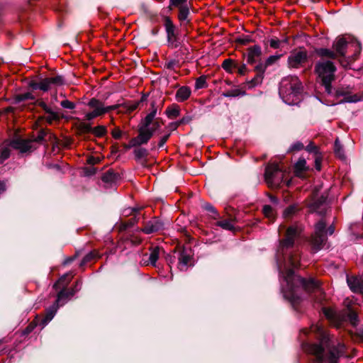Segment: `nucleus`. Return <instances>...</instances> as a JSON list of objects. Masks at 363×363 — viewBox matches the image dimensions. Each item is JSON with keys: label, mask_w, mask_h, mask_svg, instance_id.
I'll return each mask as SVG.
<instances>
[{"label": "nucleus", "mask_w": 363, "mask_h": 363, "mask_svg": "<svg viewBox=\"0 0 363 363\" xmlns=\"http://www.w3.org/2000/svg\"><path fill=\"white\" fill-rule=\"evenodd\" d=\"M302 231L303 227L301 224L296 223L289 226L277 250V261L285 283V285L282 284V291L284 297L295 304L300 299L297 291L301 286L306 291L313 293L315 301L320 303L323 298V293L318 281L314 279H306L296 277L293 269L289 268L291 267L296 269L299 266L300 252L296 241Z\"/></svg>", "instance_id": "nucleus-1"}, {"label": "nucleus", "mask_w": 363, "mask_h": 363, "mask_svg": "<svg viewBox=\"0 0 363 363\" xmlns=\"http://www.w3.org/2000/svg\"><path fill=\"white\" fill-rule=\"evenodd\" d=\"M301 333L306 335L314 333L315 337L320 340L318 344L308 342L302 344L303 350L313 355L315 363H337L339 357L345 353V345L340 342L337 345L333 344L320 324H313L310 328L302 329Z\"/></svg>", "instance_id": "nucleus-2"}, {"label": "nucleus", "mask_w": 363, "mask_h": 363, "mask_svg": "<svg viewBox=\"0 0 363 363\" xmlns=\"http://www.w3.org/2000/svg\"><path fill=\"white\" fill-rule=\"evenodd\" d=\"M362 50L361 44L351 38L338 37L333 43V50L320 48L317 54L322 57L338 59L340 64L347 67L359 57Z\"/></svg>", "instance_id": "nucleus-3"}, {"label": "nucleus", "mask_w": 363, "mask_h": 363, "mask_svg": "<svg viewBox=\"0 0 363 363\" xmlns=\"http://www.w3.org/2000/svg\"><path fill=\"white\" fill-rule=\"evenodd\" d=\"M301 91L302 84L296 76H287L280 82L279 95L289 104L295 103Z\"/></svg>", "instance_id": "nucleus-4"}, {"label": "nucleus", "mask_w": 363, "mask_h": 363, "mask_svg": "<svg viewBox=\"0 0 363 363\" xmlns=\"http://www.w3.org/2000/svg\"><path fill=\"white\" fill-rule=\"evenodd\" d=\"M326 226V222L323 218L315 225L314 233L311 235L309 241L314 252L320 250L323 247L328 240V234L332 235L335 231V227L333 225H330L327 229Z\"/></svg>", "instance_id": "nucleus-5"}, {"label": "nucleus", "mask_w": 363, "mask_h": 363, "mask_svg": "<svg viewBox=\"0 0 363 363\" xmlns=\"http://www.w3.org/2000/svg\"><path fill=\"white\" fill-rule=\"evenodd\" d=\"M335 72L336 67L330 60H321L317 62L315 65V72L328 93L330 92L331 83L335 79Z\"/></svg>", "instance_id": "nucleus-6"}, {"label": "nucleus", "mask_w": 363, "mask_h": 363, "mask_svg": "<svg viewBox=\"0 0 363 363\" xmlns=\"http://www.w3.org/2000/svg\"><path fill=\"white\" fill-rule=\"evenodd\" d=\"M287 172L284 171L277 164H269L265 169V181L272 188H277L282 183L289 186L291 180L286 178Z\"/></svg>", "instance_id": "nucleus-7"}, {"label": "nucleus", "mask_w": 363, "mask_h": 363, "mask_svg": "<svg viewBox=\"0 0 363 363\" xmlns=\"http://www.w3.org/2000/svg\"><path fill=\"white\" fill-rule=\"evenodd\" d=\"M162 124L163 122L161 119L156 118L150 126L139 128L138 135L130 140V146L135 147L147 143L153 134L161 128Z\"/></svg>", "instance_id": "nucleus-8"}, {"label": "nucleus", "mask_w": 363, "mask_h": 363, "mask_svg": "<svg viewBox=\"0 0 363 363\" xmlns=\"http://www.w3.org/2000/svg\"><path fill=\"white\" fill-rule=\"evenodd\" d=\"M46 135L47 131L44 129H41L35 138H16L11 141V145L13 148L19 150L21 153L30 152L36 148V147L35 146V143L43 141Z\"/></svg>", "instance_id": "nucleus-9"}, {"label": "nucleus", "mask_w": 363, "mask_h": 363, "mask_svg": "<svg viewBox=\"0 0 363 363\" xmlns=\"http://www.w3.org/2000/svg\"><path fill=\"white\" fill-rule=\"evenodd\" d=\"M191 7L189 0H169V9L170 10L178 9L177 18L182 27H185L191 23Z\"/></svg>", "instance_id": "nucleus-10"}, {"label": "nucleus", "mask_w": 363, "mask_h": 363, "mask_svg": "<svg viewBox=\"0 0 363 363\" xmlns=\"http://www.w3.org/2000/svg\"><path fill=\"white\" fill-rule=\"evenodd\" d=\"M67 296L65 292L63 291H60L57 294V298L55 303L48 308L45 313V315L42 317H36L33 321L35 325H40L42 328H43L55 315V313L59 307L60 301L64 298V297ZM33 323L30 324V325L26 328L28 331H30L33 328Z\"/></svg>", "instance_id": "nucleus-11"}, {"label": "nucleus", "mask_w": 363, "mask_h": 363, "mask_svg": "<svg viewBox=\"0 0 363 363\" xmlns=\"http://www.w3.org/2000/svg\"><path fill=\"white\" fill-rule=\"evenodd\" d=\"M88 111H84V120L91 121L104 115V102L96 98H91L86 104Z\"/></svg>", "instance_id": "nucleus-12"}, {"label": "nucleus", "mask_w": 363, "mask_h": 363, "mask_svg": "<svg viewBox=\"0 0 363 363\" xmlns=\"http://www.w3.org/2000/svg\"><path fill=\"white\" fill-rule=\"evenodd\" d=\"M164 26L167 33L168 46L171 48H178L180 45L178 30L169 17L164 18Z\"/></svg>", "instance_id": "nucleus-13"}, {"label": "nucleus", "mask_w": 363, "mask_h": 363, "mask_svg": "<svg viewBox=\"0 0 363 363\" xmlns=\"http://www.w3.org/2000/svg\"><path fill=\"white\" fill-rule=\"evenodd\" d=\"M192 256L190 247L178 246L174 251V258L178 259V267L181 271L186 270L191 265Z\"/></svg>", "instance_id": "nucleus-14"}, {"label": "nucleus", "mask_w": 363, "mask_h": 363, "mask_svg": "<svg viewBox=\"0 0 363 363\" xmlns=\"http://www.w3.org/2000/svg\"><path fill=\"white\" fill-rule=\"evenodd\" d=\"M308 60L307 52L304 50H294L288 57V66L290 68L298 69L303 66Z\"/></svg>", "instance_id": "nucleus-15"}, {"label": "nucleus", "mask_w": 363, "mask_h": 363, "mask_svg": "<svg viewBox=\"0 0 363 363\" xmlns=\"http://www.w3.org/2000/svg\"><path fill=\"white\" fill-rule=\"evenodd\" d=\"M164 228L163 223L157 218H153L144 223L143 228L138 230L145 234H151L162 230Z\"/></svg>", "instance_id": "nucleus-16"}, {"label": "nucleus", "mask_w": 363, "mask_h": 363, "mask_svg": "<svg viewBox=\"0 0 363 363\" xmlns=\"http://www.w3.org/2000/svg\"><path fill=\"white\" fill-rule=\"evenodd\" d=\"M40 90L47 91L52 86H60L64 84V79L61 76L43 79L40 82Z\"/></svg>", "instance_id": "nucleus-17"}, {"label": "nucleus", "mask_w": 363, "mask_h": 363, "mask_svg": "<svg viewBox=\"0 0 363 363\" xmlns=\"http://www.w3.org/2000/svg\"><path fill=\"white\" fill-rule=\"evenodd\" d=\"M262 55V50L259 45H254L247 49V62L248 64L252 65L255 63Z\"/></svg>", "instance_id": "nucleus-18"}, {"label": "nucleus", "mask_w": 363, "mask_h": 363, "mask_svg": "<svg viewBox=\"0 0 363 363\" xmlns=\"http://www.w3.org/2000/svg\"><path fill=\"white\" fill-rule=\"evenodd\" d=\"M267 65L262 62H259L258 65L255 66V71L257 72V75L250 82V87L255 86L259 84H260L263 79V74L266 70Z\"/></svg>", "instance_id": "nucleus-19"}, {"label": "nucleus", "mask_w": 363, "mask_h": 363, "mask_svg": "<svg viewBox=\"0 0 363 363\" xmlns=\"http://www.w3.org/2000/svg\"><path fill=\"white\" fill-rule=\"evenodd\" d=\"M347 281L350 289L355 293H363V280L361 278L347 277Z\"/></svg>", "instance_id": "nucleus-20"}, {"label": "nucleus", "mask_w": 363, "mask_h": 363, "mask_svg": "<svg viewBox=\"0 0 363 363\" xmlns=\"http://www.w3.org/2000/svg\"><path fill=\"white\" fill-rule=\"evenodd\" d=\"M191 91L189 86H183L178 89L176 92L175 99L178 102L186 101L191 96Z\"/></svg>", "instance_id": "nucleus-21"}, {"label": "nucleus", "mask_w": 363, "mask_h": 363, "mask_svg": "<svg viewBox=\"0 0 363 363\" xmlns=\"http://www.w3.org/2000/svg\"><path fill=\"white\" fill-rule=\"evenodd\" d=\"M326 197L321 196L320 198L314 200L310 205L312 211H316L322 213L325 209Z\"/></svg>", "instance_id": "nucleus-22"}, {"label": "nucleus", "mask_w": 363, "mask_h": 363, "mask_svg": "<svg viewBox=\"0 0 363 363\" xmlns=\"http://www.w3.org/2000/svg\"><path fill=\"white\" fill-rule=\"evenodd\" d=\"M236 223V219L232 216L229 218L223 219L216 222V225L222 228L224 230L233 231L235 230V225Z\"/></svg>", "instance_id": "nucleus-23"}, {"label": "nucleus", "mask_w": 363, "mask_h": 363, "mask_svg": "<svg viewBox=\"0 0 363 363\" xmlns=\"http://www.w3.org/2000/svg\"><path fill=\"white\" fill-rule=\"evenodd\" d=\"M152 111L141 121L140 128H147L155 121L157 114V108L155 107L154 104H152Z\"/></svg>", "instance_id": "nucleus-24"}, {"label": "nucleus", "mask_w": 363, "mask_h": 363, "mask_svg": "<svg viewBox=\"0 0 363 363\" xmlns=\"http://www.w3.org/2000/svg\"><path fill=\"white\" fill-rule=\"evenodd\" d=\"M119 178V175L113 170L109 169L102 176V181L105 183L111 184L116 182Z\"/></svg>", "instance_id": "nucleus-25"}, {"label": "nucleus", "mask_w": 363, "mask_h": 363, "mask_svg": "<svg viewBox=\"0 0 363 363\" xmlns=\"http://www.w3.org/2000/svg\"><path fill=\"white\" fill-rule=\"evenodd\" d=\"M161 250L162 249L158 246L154 247L151 249V252L148 257V264H150L152 266L156 265V262L159 258L160 252Z\"/></svg>", "instance_id": "nucleus-26"}, {"label": "nucleus", "mask_w": 363, "mask_h": 363, "mask_svg": "<svg viewBox=\"0 0 363 363\" xmlns=\"http://www.w3.org/2000/svg\"><path fill=\"white\" fill-rule=\"evenodd\" d=\"M166 115L169 118H174L179 116L180 108L177 104H172L166 109Z\"/></svg>", "instance_id": "nucleus-27"}, {"label": "nucleus", "mask_w": 363, "mask_h": 363, "mask_svg": "<svg viewBox=\"0 0 363 363\" xmlns=\"http://www.w3.org/2000/svg\"><path fill=\"white\" fill-rule=\"evenodd\" d=\"M9 146H11V143L9 145L4 144L0 146V164H3L10 157L11 149Z\"/></svg>", "instance_id": "nucleus-28"}, {"label": "nucleus", "mask_w": 363, "mask_h": 363, "mask_svg": "<svg viewBox=\"0 0 363 363\" xmlns=\"http://www.w3.org/2000/svg\"><path fill=\"white\" fill-rule=\"evenodd\" d=\"M72 278V275L71 274H66L61 277L57 283L54 284V288L57 289L58 288H60L61 286L65 288L68 285L69 281H71Z\"/></svg>", "instance_id": "nucleus-29"}, {"label": "nucleus", "mask_w": 363, "mask_h": 363, "mask_svg": "<svg viewBox=\"0 0 363 363\" xmlns=\"http://www.w3.org/2000/svg\"><path fill=\"white\" fill-rule=\"evenodd\" d=\"M306 162L304 159L300 158L294 165V172L299 176L306 169Z\"/></svg>", "instance_id": "nucleus-30"}, {"label": "nucleus", "mask_w": 363, "mask_h": 363, "mask_svg": "<svg viewBox=\"0 0 363 363\" xmlns=\"http://www.w3.org/2000/svg\"><path fill=\"white\" fill-rule=\"evenodd\" d=\"M269 43L271 48L278 49L281 47L283 43H288V38L279 40L277 38H272L269 40Z\"/></svg>", "instance_id": "nucleus-31"}, {"label": "nucleus", "mask_w": 363, "mask_h": 363, "mask_svg": "<svg viewBox=\"0 0 363 363\" xmlns=\"http://www.w3.org/2000/svg\"><path fill=\"white\" fill-rule=\"evenodd\" d=\"M106 133L107 129L104 125H98L93 128L92 134L97 138L104 137Z\"/></svg>", "instance_id": "nucleus-32"}, {"label": "nucleus", "mask_w": 363, "mask_h": 363, "mask_svg": "<svg viewBox=\"0 0 363 363\" xmlns=\"http://www.w3.org/2000/svg\"><path fill=\"white\" fill-rule=\"evenodd\" d=\"M334 152L340 159H345L344 150L338 139H336L334 144Z\"/></svg>", "instance_id": "nucleus-33"}, {"label": "nucleus", "mask_w": 363, "mask_h": 363, "mask_svg": "<svg viewBox=\"0 0 363 363\" xmlns=\"http://www.w3.org/2000/svg\"><path fill=\"white\" fill-rule=\"evenodd\" d=\"M263 213L270 221H274L275 213L274 209L269 205H265L263 207Z\"/></svg>", "instance_id": "nucleus-34"}, {"label": "nucleus", "mask_w": 363, "mask_h": 363, "mask_svg": "<svg viewBox=\"0 0 363 363\" xmlns=\"http://www.w3.org/2000/svg\"><path fill=\"white\" fill-rule=\"evenodd\" d=\"M34 99H35V97L31 93L26 92V93L19 94L16 95L15 101L16 103H20V102L26 101V100H33Z\"/></svg>", "instance_id": "nucleus-35"}, {"label": "nucleus", "mask_w": 363, "mask_h": 363, "mask_svg": "<svg viewBox=\"0 0 363 363\" xmlns=\"http://www.w3.org/2000/svg\"><path fill=\"white\" fill-rule=\"evenodd\" d=\"M206 86H207L206 77L205 75H202L196 79V82H195V89H201L205 88Z\"/></svg>", "instance_id": "nucleus-36"}, {"label": "nucleus", "mask_w": 363, "mask_h": 363, "mask_svg": "<svg viewBox=\"0 0 363 363\" xmlns=\"http://www.w3.org/2000/svg\"><path fill=\"white\" fill-rule=\"evenodd\" d=\"M297 210V207L294 205L289 206L283 213L284 218L286 219L291 218L296 213Z\"/></svg>", "instance_id": "nucleus-37"}, {"label": "nucleus", "mask_w": 363, "mask_h": 363, "mask_svg": "<svg viewBox=\"0 0 363 363\" xmlns=\"http://www.w3.org/2000/svg\"><path fill=\"white\" fill-rule=\"evenodd\" d=\"M96 257H100V255L96 251H92V252H89V254H87L83 258V259L82 261V264H84L91 261L92 259L96 258Z\"/></svg>", "instance_id": "nucleus-38"}, {"label": "nucleus", "mask_w": 363, "mask_h": 363, "mask_svg": "<svg viewBox=\"0 0 363 363\" xmlns=\"http://www.w3.org/2000/svg\"><path fill=\"white\" fill-rule=\"evenodd\" d=\"M222 67L225 70H226L228 72H230L231 68L237 67V65L235 64V62L231 59H226L223 61V62L222 64Z\"/></svg>", "instance_id": "nucleus-39"}, {"label": "nucleus", "mask_w": 363, "mask_h": 363, "mask_svg": "<svg viewBox=\"0 0 363 363\" xmlns=\"http://www.w3.org/2000/svg\"><path fill=\"white\" fill-rule=\"evenodd\" d=\"M244 94L245 92H242L240 90L235 89L223 93V96L225 97H235L240 95H243Z\"/></svg>", "instance_id": "nucleus-40"}, {"label": "nucleus", "mask_w": 363, "mask_h": 363, "mask_svg": "<svg viewBox=\"0 0 363 363\" xmlns=\"http://www.w3.org/2000/svg\"><path fill=\"white\" fill-rule=\"evenodd\" d=\"M47 113H48V116L45 118L49 124H52L54 121H57L60 118L58 114L52 110H50V112H48Z\"/></svg>", "instance_id": "nucleus-41"}, {"label": "nucleus", "mask_w": 363, "mask_h": 363, "mask_svg": "<svg viewBox=\"0 0 363 363\" xmlns=\"http://www.w3.org/2000/svg\"><path fill=\"white\" fill-rule=\"evenodd\" d=\"M204 208L206 211L211 213V216L212 217V218H213V219L219 218V214L213 206H211V204H206Z\"/></svg>", "instance_id": "nucleus-42"}, {"label": "nucleus", "mask_w": 363, "mask_h": 363, "mask_svg": "<svg viewBox=\"0 0 363 363\" xmlns=\"http://www.w3.org/2000/svg\"><path fill=\"white\" fill-rule=\"evenodd\" d=\"M79 130L83 133H91L93 127L91 126L90 124L82 123L79 125Z\"/></svg>", "instance_id": "nucleus-43"}, {"label": "nucleus", "mask_w": 363, "mask_h": 363, "mask_svg": "<svg viewBox=\"0 0 363 363\" xmlns=\"http://www.w3.org/2000/svg\"><path fill=\"white\" fill-rule=\"evenodd\" d=\"M281 55H271L269 56L265 61V65L267 67L272 65L275 63L281 57Z\"/></svg>", "instance_id": "nucleus-44"}, {"label": "nucleus", "mask_w": 363, "mask_h": 363, "mask_svg": "<svg viewBox=\"0 0 363 363\" xmlns=\"http://www.w3.org/2000/svg\"><path fill=\"white\" fill-rule=\"evenodd\" d=\"M236 42L241 45H247V44L252 42V40L250 36L245 35V36L237 38Z\"/></svg>", "instance_id": "nucleus-45"}, {"label": "nucleus", "mask_w": 363, "mask_h": 363, "mask_svg": "<svg viewBox=\"0 0 363 363\" xmlns=\"http://www.w3.org/2000/svg\"><path fill=\"white\" fill-rule=\"evenodd\" d=\"M60 105L62 107L67 109H74L75 108L74 103L67 99L62 101Z\"/></svg>", "instance_id": "nucleus-46"}, {"label": "nucleus", "mask_w": 363, "mask_h": 363, "mask_svg": "<svg viewBox=\"0 0 363 363\" xmlns=\"http://www.w3.org/2000/svg\"><path fill=\"white\" fill-rule=\"evenodd\" d=\"M120 106H121V104H114V105H111V106H105V104H104V115L106 113H108L111 112V111H114V110L118 109Z\"/></svg>", "instance_id": "nucleus-47"}, {"label": "nucleus", "mask_w": 363, "mask_h": 363, "mask_svg": "<svg viewBox=\"0 0 363 363\" xmlns=\"http://www.w3.org/2000/svg\"><path fill=\"white\" fill-rule=\"evenodd\" d=\"M128 240L134 245H138L142 242V239L140 237L134 235H131Z\"/></svg>", "instance_id": "nucleus-48"}, {"label": "nucleus", "mask_w": 363, "mask_h": 363, "mask_svg": "<svg viewBox=\"0 0 363 363\" xmlns=\"http://www.w3.org/2000/svg\"><path fill=\"white\" fill-rule=\"evenodd\" d=\"M303 148V145L300 143L297 142L293 144L290 148L291 151H299Z\"/></svg>", "instance_id": "nucleus-49"}, {"label": "nucleus", "mask_w": 363, "mask_h": 363, "mask_svg": "<svg viewBox=\"0 0 363 363\" xmlns=\"http://www.w3.org/2000/svg\"><path fill=\"white\" fill-rule=\"evenodd\" d=\"M113 138L115 139H120L122 135V132L118 128H114L111 132Z\"/></svg>", "instance_id": "nucleus-50"}, {"label": "nucleus", "mask_w": 363, "mask_h": 363, "mask_svg": "<svg viewBox=\"0 0 363 363\" xmlns=\"http://www.w3.org/2000/svg\"><path fill=\"white\" fill-rule=\"evenodd\" d=\"M36 104L42 108L45 113L50 112V110H52L44 101H37Z\"/></svg>", "instance_id": "nucleus-51"}, {"label": "nucleus", "mask_w": 363, "mask_h": 363, "mask_svg": "<svg viewBox=\"0 0 363 363\" xmlns=\"http://www.w3.org/2000/svg\"><path fill=\"white\" fill-rule=\"evenodd\" d=\"M359 100L360 98L357 95L348 96L345 99L346 102H357Z\"/></svg>", "instance_id": "nucleus-52"}, {"label": "nucleus", "mask_w": 363, "mask_h": 363, "mask_svg": "<svg viewBox=\"0 0 363 363\" xmlns=\"http://www.w3.org/2000/svg\"><path fill=\"white\" fill-rule=\"evenodd\" d=\"M323 313L328 318L332 319L334 318V312L332 309L324 308Z\"/></svg>", "instance_id": "nucleus-53"}, {"label": "nucleus", "mask_w": 363, "mask_h": 363, "mask_svg": "<svg viewBox=\"0 0 363 363\" xmlns=\"http://www.w3.org/2000/svg\"><path fill=\"white\" fill-rule=\"evenodd\" d=\"M349 318L352 325H355L357 321V315L353 312L350 311L349 313Z\"/></svg>", "instance_id": "nucleus-54"}, {"label": "nucleus", "mask_w": 363, "mask_h": 363, "mask_svg": "<svg viewBox=\"0 0 363 363\" xmlns=\"http://www.w3.org/2000/svg\"><path fill=\"white\" fill-rule=\"evenodd\" d=\"M170 136V133L163 135L160 140V142H159V144H158V146L159 147H163V145L165 144V143L167 141L168 138H169Z\"/></svg>", "instance_id": "nucleus-55"}, {"label": "nucleus", "mask_w": 363, "mask_h": 363, "mask_svg": "<svg viewBox=\"0 0 363 363\" xmlns=\"http://www.w3.org/2000/svg\"><path fill=\"white\" fill-rule=\"evenodd\" d=\"M79 285H80V283L79 281H77L76 283L75 287L77 288ZM77 290H78V289H76V290L72 289L71 291H66L65 290H62L63 291L65 292V294H67V296H65L64 297V298L73 296L74 294L75 291Z\"/></svg>", "instance_id": "nucleus-56"}, {"label": "nucleus", "mask_w": 363, "mask_h": 363, "mask_svg": "<svg viewBox=\"0 0 363 363\" xmlns=\"http://www.w3.org/2000/svg\"><path fill=\"white\" fill-rule=\"evenodd\" d=\"M315 167L318 171H320L321 169V158L319 156L315 157Z\"/></svg>", "instance_id": "nucleus-57"}, {"label": "nucleus", "mask_w": 363, "mask_h": 363, "mask_svg": "<svg viewBox=\"0 0 363 363\" xmlns=\"http://www.w3.org/2000/svg\"><path fill=\"white\" fill-rule=\"evenodd\" d=\"M135 223H137V220L135 218H133L128 220V222L123 224V229H126L132 225H133Z\"/></svg>", "instance_id": "nucleus-58"}, {"label": "nucleus", "mask_w": 363, "mask_h": 363, "mask_svg": "<svg viewBox=\"0 0 363 363\" xmlns=\"http://www.w3.org/2000/svg\"><path fill=\"white\" fill-rule=\"evenodd\" d=\"M139 104H140V102L137 101V102L132 103L131 104L127 106L128 111H135L138 107Z\"/></svg>", "instance_id": "nucleus-59"}, {"label": "nucleus", "mask_w": 363, "mask_h": 363, "mask_svg": "<svg viewBox=\"0 0 363 363\" xmlns=\"http://www.w3.org/2000/svg\"><path fill=\"white\" fill-rule=\"evenodd\" d=\"M238 73L240 75H245L247 72V67L245 64H242V65L239 66L238 67Z\"/></svg>", "instance_id": "nucleus-60"}, {"label": "nucleus", "mask_w": 363, "mask_h": 363, "mask_svg": "<svg viewBox=\"0 0 363 363\" xmlns=\"http://www.w3.org/2000/svg\"><path fill=\"white\" fill-rule=\"evenodd\" d=\"M30 88L34 90L40 89V83L37 82H30L29 84Z\"/></svg>", "instance_id": "nucleus-61"}, {"label": "nucleus", "mask_w": 363, "mask_h": 363, "mask_svg": "<svg viewBox=\"0 0 363 363\" xmlns=\"http://www.w3.org/2000/svg\"><path fill=\"white\" fill-rule=\"evenodd\" d=\"M175 65H176V61L171 60V61L167 62L165 64V67L169 69H173L174 68Z\"/></svg>", "instance_id": "nucleus-62"}, {"label": "nucleus", "mask_w": 363, "mask_h": 363, "mask_svg": "<svg viewBox=\"0 0 363 363\" xmlns=\"http://www.w3.org/2000/svg\"><path fill=\"white\" fill-rule=\"evenodd\" d=\"M99 161V160L98 158H95L94 157H89L88 159V163L91 164H94L97 163Z\"/></svg>", "instance_id": "nucleus-63"}, {"label": "nucleus", "mask_w": 363, "mask_h": 363, "mask_svg": "<svg viewBox=\"0 0 363 363\" xmlns=\"http://www.w3.org/2000/svg\"><path fill=\"white\" fill-rule=\"evenodd\" d=\"M184 123V119H182L180 121H178V122H176V123H171V126L172 127L173 129H177V127L181 125L182 123Z\"/></svg>", "instance_id": "nucleus-64"}]
</instances>
